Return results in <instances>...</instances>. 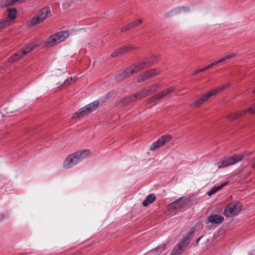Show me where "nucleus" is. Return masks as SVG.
<instances>
[{
    "label": "nucleus",
    "mask_w": 255,
    "mask_h": 255,
    "mask_svg": "<svg viewBox=\"0 0 255 255\" xmlns=\"http://www.w3.org/2000/svg\"><path fill=\"white\" fill-rule=\"evenodd\" d=\"M90 154L89 149L77 151L70 154L65 160L63 166L65 168H70L80 162L81 159L86 158Z\"/></svg>",
    "instance_id": "1"
},
{
    "label": "nucleus",
    "mask_w": 255,
    "mask_h": 255,
    "mask_svg": "<svg viewBox=\"0 0 255 255\" xmlns=\"http://www.w3.org/2000/svg\"><path fill=\"white\" fill-rule=\"evenodd\" d=\"M195 232V229L191 228L190 231L183 237L181 242L177 245L173 249L172 255H180L189 245Z\"/></svg>",
    "instance_id": "2"
},
{
    "label": "nucleus",
    "mask_w": 255,
    "mask_h": 255,
    "mask_svg": "<svg viewBox=\"0 0 255 255\" xmlns=\"http://www.w3.org/2000/svg\"><path fill=\"white\" fill-rule=\"evenodd\" d=\"M99 102L98 101H94L87 105L78 112L75 113L73 115V119L76 120L83 118L95 110L99 106Z\"/></svg>",
    "instance_id": "3"
},
{
    "label": "nucleus",
    "mask_w": 255,
    "mask_h": 255,
    "mask_svg": "<svg viewBox=\"0 0 255 255\" xmlns=\"http://www.w3.org/2000/svg\"><path fill=\"white\" fill-rule=\"evenodd\" d=\"M70 35L69 31H61L51 35L46 41V45L52 47L64 41Z\"/></svg>",
    "instance_id": "4"
},
{
    "label": "nucleus",
    "mask_w": 255,
    "mask_h": 255,
    "mask_svg": "<svg viewBox=\"0 0 255 255\" xmlns=\"http://www.w3.org/2000/svg\"><path fill=\"white\" fill-rule=\"evenodd\" d=\"M225 87L222 88H218L209 91L207 93L203 95L199 99L195 101L191 105V106L194 108H197L200 105H202L206 101H207L212 96L216 95L217 94L219 93L224 90Z\"/></svg>",
    "instance_id": "5"
},
{
    "label": "nucleus",
    "mask_w": 255,
    "mask_h": 255,
    "mask_svg": "<svg viewBox=\"0 0 255 255\" xmlns=\"http://www.w3.org/2000/svg\"><path fill=\"white\" fill-rule=\"evenodd\" d=\"M242 205L240 202H234L230 203L225 208L224 214L226 217L237 215L242 210Z\"/></svg>",
    "instance_id": "6"
},
{
    "label": "nucleus",
    "mask_w": 255,
    "mask_h": 255,
    "mask_svg": "<svg viewBox=\"0 0 255 255\" xmlns=\"http://www.w3.org/2000/svg\"><path fill=\"white\" fill-rule=\"evenodd\" d=\"M244 158L243 154H235L232 156L225 158L223 160L218 163V167L224 168L230 165L234 164L241 161Z\"/></svg>",
    "instance_id": "7"
},
{
    "label": "nucleus",
    "mask_w": 255,
    "mask_h": 255,
    "mask_svg": "<svg viewBox=\"0 0 255 255\" xmlns=\"http://www.w3.org/2000/svg\"><path fill=\"white\" fill-rule=\"evenodd\" d=\"M158 56L152 55L143 59L140 62L134 63V65L136 68L138 69V71L139 72L156 63L158 60Z\"/></svg>",
    "instance_id": "8"
},
{
    "label": "nucleus",
    "mask_w": 255,
    "mask_h": 255,
    "mask_svg": "<svg viewBox=\"0 0 255 255\" xmlns=\"http://www.w3.org/2000/svg\"><path fill=\"white\" fill-rule=\"evenodd\" d=\"M190 203V200L188 198L181 197L178 200L169 204L168 209L173 211L177 209H181L188 206Z\"/></svg>",
    "instance_id": "9"
},
{
    "label": "nucleus",
    "mask_w": 255,
    "mask_h": 255,
    "mask_svg": "<svg viewBox=\"0 0 255 255\" xmlns=\"http://www.w3.org/2000/svg\"><path fill=\"white\" fill-rule=\"evenodd\" d=\"M50 12V10L48 7H44L41 9L40 13H37L30 20V24L34 25L42 22L47 18Z\"/></svg>",
    "instance_id": "10"
},
{
    "label": "nucleus",
    "mask_w": 255,
    "mask_h": 255,
    "mask_svg": "<svg viewBox=\"0 0 255 255\" xmlns=\"http://www.w3.org/2000/svg\"><path fill=\"white\" fill-rule=\"evenodd\" d=\"M138 72V69L133 64L125 70L120 71L115 76V77L118 81H122Z\"/></svg>",
    "instance_id": "11"
},
{
    "label": "nucleus",
    "mask_w": 255,
    "mask_h": 255,
    "mask_svg": "<svg viewBox=\"0 0 255 255\" xmlns=\"http://www.w3.org/2000/svg\"><path fill=\"white\" fill-rule=\"evenodd\" d=\"M255 114V103L253 104L252 107L243 111L230 114L228 116V118L232 120L238 119L239 117L245 115L247 113Z\"/></svg>",
    "instance_id": "12"
},
{
    "label": "nucleus",
    "mask_w": 255,
    "mask_h": 255,
    "mask_svg": "<svg viewBox=\"0 0 255 255\" xmlns=\"http://www.w3.org/2000/svg\"><path fill=\"white\" fill-rule=\"evenodd\" d=\"M171 138V136L170 135H164L161 136L156 142L152 144L150 147V150L153 151L158 148L169 141Z\"/></svg>",
    "instance_id": "13"
},
{
    "label": "nucleus",
    "mask_w": 255,
    "mask_h": 255,
    "mask_svg": "<svg viewBox=\"0 0 255 255\" xmlns=\"http://www.w3.org/2000/svg\"><path fill=\"white\" fill-rule=\"evenodd\" d=\"M139 96V95L138 94V91L135 94L128 96L123 98L122 100H120L117 103V105L122 106L128 104L129 103H132L133 102H134L137 99H141V97Z\"/></svg>",
    "instance_id": "14"
},
{
    "label": "nucleus",
    "mask_w": 255,
    "mask_h": 255,
    "mask_svg": "<svg viewBox=\"0 0 255 255\" xmlns=\"http://www.w3.org/2000/svg\"><path fill=\"white\" fill-rule=\"evenodd\" d=\"M150 86L146 87L145 88H142L138 91V94L139 95V97H141V99H143L148 95L155 93L157 91V88L155 87L151 88L150 90L149 91V89Z\"/></svg>",
    "instance_id": "15"
},
{
    "label": "nucleus",
    "mask_w": 255,
    "mask_h": 255,
    "mask_svg": "<svg viewBox=\"0 0 255 255\" xmlns=\"http://www.w3.org/2000/svg\"><path fill=\"white\" fill-rule=\"evenodd\" d=\"M166 95H167L166 92L164 90L147 99V102L149 103H151L163 98Z\"/></svg>",
    "instance_id": "16"
},
{
    "label": "nucleus",
    "mask_w": 255,
    "mask_h": 255,
    "mask_svg": "<svg viewBox=\"0 0 255 255\" xmlns=\"http://www.w3.org/2000/svg\"><path fill=\"white\" fill-rule=\"evenodd\" d=\"M208 222L215 224H221L224 221V217L218 215H212L208 218Z\"/></svg>",
    "instance_id": "17"
},
{
    "label": "nucleus",
    "mask_w": 255,
    "mask_h": 255,
    "mask_svg": "<svg viewBox=\"0 0 255 255\" xmlns=\"http://www.w3.org/2000/svg\"><path fill=\"white\" fill-rule=\"evenodd\" d=\"M156 199V196L154 194L152 193L148 195L145 199L142 202V205L144 207L147 206L148 205L153 203Z\"/></svg>",
    "instance_id": "18"
},
{
    "label": "nucleus",
    "mask_w": 255,
    "mask_h": 255,
    "mask_svg": "<svg viewBox=\"0 0 255 255\" xmlns=\"http://www.w3.org/2000/svg\"><path fill=\"white\" fill-rule=\"evenodd\" d=\"M8 14L7 17V19L10 22V20H13L16 17L17 13V9L15 8H8L7 9Z\"/></svg>",
    "instance_id": "19"
},
{
    "label": "nucleus",
    "mask_w": 255,
    "mask_h": 255,
    "mask_svg": "<svg viewBox=\"0 0 255 255\" xmlns=\"http://www.w3.org/2000/svg\"><path fill=\"white\" fill-rule=\"evenodd\" d=\"M37 45L36 44H34L33 43L28 44L21 51V52L23 55L24 56L31 52L33 49L37 47Z\"/></svg>",
    "instance_id": "20"
},
{
    "label": "nucleus",
    "mask_w": 255,
    "mask_h": 255,
    "mask_svg": "<svg viewBox=\"0 0 255 255\" xmlns=\"http://www.w3.org/2000/svg\"><path fill=\"white\" fill-rule=\"evenodd\" d=\"M120 49L121 51L122 55H123L129 52L135 50L136 49V47L131 45H127L120 48Z\"/></svg>",
    "instance_id": "21"
},
{
    "label": "nucleus",
    "mask_w": 255,
    "mask_h": 255,
    "mask_svg": "<svg viewBox=\"0 0 255 255\" xmlns=\"http://www.w3.org/2000/svg\"><path fill=\"white\" fill-rule=\"evenodd\" d=\"M145 72L149 79L159 75L160 73V70L157 69H150Z\"/></svg>",
    "instance_id": "22"
},
{
    "label": "nucleus",
    "mask_w": 255,
    "mask_h": 255,
    "mask_svg": "<svg viewBox=\"0 0 255 255\" xmlns=\"http://www.w3.org/2000/svg\"><path fill=\"white\" fill-rule=\"evenodd\" d=\"M22 56H23V55L21 53V51H17L16 53L13 54L11 57H10L8 59V61L9 63L13 62L14 61L19 59Z\"/></svg>",
    "instance_id": "23"
},
{
    "label": "nucleus",
    "mask_w": 255,
    "mask_h": 255,
    "mask_svg": "<svg viewBox=\"0 0 255 255\" xmlns=\"http://www.w3.org/2000/svg\"><path fill=\"white\" fill-rule=\"evenodd\" d=\"M228 182H226L224 184H221L220 186H215L213 187L207 193V194L210 196L212 195L213 194H215L216 192H217L218 190L222 189L223 187H224L225 185H227Z\"/></svg>",
    "instance_id": "24"
},
{
    "label": "nucleus",
    "mask_w": 255,
    "mask_h": 255,
    "mask_svg": "<svg viewBox=\"0 0 255 255\" xmlns=\"http://www.w3.org/2000/svg\"><path fill=\"white\" fill-rule=\"evenodd\" d=\"M10 23L11 22L7 19V18L0 20V31L10 25Z\"/></svg>",
    "instance_id": "25"
},
{
    "label": "nucleus",
    "mask_w": 255,
    "mask_h": 255,
    "mask_svg": "<svg viewBox=\"0 0 255 255\" xmlns=\"http://www.w3.org/2000/svg\"><path fill=\"white\" fill-rule=\"evenodd\" d=\"M147 75L146 74V72H144V73H142L140 74L137 79V81L139 83L143 82L145 81L146 80L149 79Z\"/></svg>",
    "instance_id": "26"
},
{
    "label": "nucleus",
    "mask_w": 255,
    "mask_h": 255,
    "mask_svg": "<svg viewBox=\"0 0 255 255\" xmlns=\"http://www.w3.org/2000/svg\"><path fill=\"white\" fill-rule=\"evenodd\" d=\"M12 0H1L0 1V7L1 8L5 7L8 6L13 5L12 4Z\"/></svg>",
    "instance_id": "27"
},
{
    "label": "nucleus",
    "mask_w": 255,
    "mask_h": 255,
    "mask_svg": "<svg viewBox=\"0 0 255 255\" xmlns=\"http://www.w3.org/2000/svg\"><path fill=\"white\" fill-rule=\"evenodd\" d=\"M166 247V244H162L161 246L157 247L155 249H153V251L156 252L158 254H160L165 249Z\"/></svg>",
    "instance_id": "28"
},
{
    "label": "nucleus",
    "mask_w": 255,
    "mask_h": 255,
    "mask_svg": "<svg viewBox=\"0 0 255 255\" xmlns=\"http://www.w3.org/2000/svg\"><path fill=\"white\" fill-rule=\"evenodd\" d=\"M142 22V20L141 19H138L137 21L134 20L131 22H130L129 23L132 27V28L137 26L139 25L140 23H141Z\"/></svg>",
    "instance_id": "29"
},
{
    "label": "nucleus",
    "mask_w": 255,
    "mask_h": 255,
    "mask_svg": "<svg viewBox=\"0 0 255 255\" xmlns=\"http://www.w3.org/2000/svg\"><path fill=\"white\" fill-rule=\"evenodd\" d=\"M208 69H209V66H208L207 65L205 66V67H204L202 68L199 69L194 71L193 75H196L198 73H199V72H203L205 70H208Z\"/></svg>",
    "instance_id": "30"
},
{
    "label": "nucleus",
    "mask_w": 255,
    "mask_h": 255,
    "mask_svg": "<svg viewBox=\"0 0 255 255\" xmlns=\"http://www.w3.org/2000/svg\"><path fill=\"white\" fill-rule=\"evenodd\" d=\"M120 55H122L120 48L114 51L111 54V56L113 58H116Z\"/></svg>",
    "instance_id": "31"
},
{
    "label": "nucleus",
    "mask_w": 255,
    "mask_h": 255,
    "mask_svg": "<svg viewBox=\"0 0 255 255\" xmlns=\"http://www.w3.org/2000/svg\"><path fill=\"white\" fill-rule=\"evenodd\" d=\"M27 0H12V4L13 5H16L18 4H20L23 2H25Z\"/></svg>",
    "instance_id": "32"
},
{
    "label": "nucleus",
    "mask_w": 255,
    "mask_h": 255,
    "mask_svg": "<svg viewBox=\"0 0 255 255\" xmlns=\"http://www.w3.org/2000/svg\"><path fill=\"white\" fill-rule=\"evenodd\" d=\"M165 91L167 95L173 92L175 90V88L174 87H170L166 89H165Z\"/></svg>",
    "instance_id": "33"
},
{
    "label": "nucleus",
    "mask_w": 255,
    "mask_h": 255,
    "mask_svg": "<svg viewBox=\"0 0 255 255\" xmlns=\"http://www.w3.org/2000/svg\"><path fill=\"white\" fill-rule=\"evenodd\" d=\"M220 63V62H219V60H217L216 61H214L213 62H212V63H211L210 64H209L207 66H209V68L213 67V66H214L216 65H217L218 64H219Z\"/></svg>",
    "instance_id": "34"
},
{
    "label": "nucleus",
    "mask_w": 255,
    "mask_h": 255,
    "mask_svg": "<svg viewBox=\"0 0 255 255\" xmlns=\"http://www.w3.org/2000/svg\"><path fill=\"white\" fill-rule=\"evenodd\" d=\"M72 80H73L72 77H71L70 79H67L65 81V82H64V85L66 86L69 85L70 84V82H72Z\"/></svg>",
    "instance_id": "35"
},
{
    "label": "nucleus",
    "mask_w": 255,
    "mask_h": 255,
    "mask_svg": "<svg viewBox=\"0 0 255 255\" xmlns=\"http://www.w3.org/2000/svg\"><path fill=\"white\" fill-rule=\"evenodd\" d=\"M12 112H7L6 110L3 111L2 114L3 116H10Z\"/></svg>",
    "instance_id": "36"
},
{
    "label": "nucleus",
    "mask_w": 255,
    "mask_h": 255,
    "mask_svg": "<svg viewBox=\"0 0 255 255\" xmlns=\"http://www.w3.org/2000/svg\"><path fill=\"white\" fill-rule=\"evenodd\" d=\"M152 87H155L156 88H158V87H159V85L156 84H152L151 85H150V87H149V88H148L149 90H148V91H149V90H150L151 88H152Z\"/></svg>",
    "instance_id": "37"
},
{
    "label": "nucleus",
    "mask_w": 255,
    "mask_h": 255,
    "mask_svg": "<svg viewBox=\"0 0 255 255\" xmlns=\"http://www.w3.org/2000/svg\"><path fill=\"white\" fill-rule=\"evenodd\" d=\"M236 55L237 54L236 53H231V54L228 55V56H229V58L231 59L233 57H235L236 56Z\"/></svg>",
    "instance_id": "38"
},
{
    "label": "nucleus",
    "mask_w": 255,
    "mask_h": 255,
    "mask_svg": "<svg viewBox=\"0 0 255 255\" xmlns=\"http://www.w3.org/2000/svg\"><path fill=\"white\" fill-rule=\"evenodd\" d=\"M126 26V27L127 28V30H129V29H131V28H132V27H131V25H130V23L128 24V25H126V26Z\"/></svg>",
    "instance_id": "39"
},
{
    "label": "nucleus",
    "mask_w": 255,
    "mask_h": 255,
    "mask_svg": "<svg viewBox=\"0 0 255 255\" xmlns=\"http://www.w3.org/2000/svg\"><path fill=\"white\" fill-rule=\"evenodd\" d=\"M219 60L220 63H221V62H223L226 61V59L225 57L224 56L223 58L220 59Z\"/></svg>",
    "instance_id": "40"
},
{
    "label": "nucleus",
    "mask_w": 255,
    "mask_h": 255,
    "mask_svg": "<svg viewBox=\"0 0 255 255\" xmlns=\"http://www.w3.org/2000/svg\"><path fill=\"white\" fill-rule=\"evenodd\" d=\"M127 28L126 27V26H124V27H122V28H121V31H122V32H125V31H127Z\"/></svg>",
    "instance_id": "41"
},
{
    "label": "nucleus",
    "mask_w": 255,
    "mask_h": 255,
    "mask_svg": "<svg viewBox=\"0 0 255 255\" xmlns=\"http://www.w3.org/2000/svg\"><path fill=\"white\" fill-rule=\"evenodd\" d=\"M204 238V236H201L200 238H199L197 239V241H196V244H197L199 243V241H200L201 239H202V238Z\"/></svg>",
    "instance_id": "42"
},
{
    "label": "nucleus",
    "mask_w": 255,
    "mask_h": 255,
    "mask_svg": "<svg viewBox=\"0 0 255 255\" xmlns=\"http://www.w3.org/2000/svg\"><path fill=\"white\" fill-rule=\"evenodd\" d=\"M230 83H228V84H227L226 85H223V86H222L221 88H222V87H225V88H224V89H225V88H226V87H229V86H230Z\"/></svg>",
    "instance_id": "43"
},
{
    "label": "nucleus",
    "mask_w": 255,
    "mask_h": 255,
    "mask_svg": "<svg viewBox=\"0 0 255 255\" xmlns=\"http://www.w3.org/2000/svg\"><path fill=\"white\" fill-rule=\"evenodd\" d=\"M4 215L3 214H1L0 215V220H2L3 218H4Z\"/></svg>",
    "instance_id": "44"
},
{
    "label": "nucleus",
    "mask_w": 255,
    "mask_h": 255,
    "mask_svg": "<svg viewBox=\"0 0 255 255\" xmlns=\"http://www.w3.org/2000/svg\"><path fill=\"white\" fill-rule=\"evenodd\" d=\"M63 5L65 8L68 7L69 6V4H66V3H64Z\"/></svg>",
    "instance_id": "45"
},
{
    "label": "nucleus",
    "mask_w": 255,
    "mask_h": 255,
    "mask_svg": "<svg viewBox=\"0 0 255 255\" xmlns=\"http://www.w3.org/2000/svg\"><path fill=\"white\" fill-rule=\"evenodd\" d=\"M77 78L76 77H75L74 78H73L72 81L75 82L77 81Z\"/></svg>",
    "instance_id": "46"
},
{
    "label": "nucleus",
    "mask_w": 255,
    "mask_h": 255,
    "mask_svg": "<svg viewBox=\"0 0 255 255\" xmlns=\"http://www.w3.org/2000/svg\"><path fill=\"white\" fill-rule=\"evenodd\" d=\"M225 57L226 58V60L230 59L228 55H226Z\"/></svg>",
    "instance_id": "47"
},
{
    "label": "nucleus",
    "mask_w": 255,
    "mask_h": 255,
    "mask_svg": "<svg viewBox=\"0 0 255 255\" xmlns=\"http://www.w3.org/2000/svg\"><path fill=\"white\" fill-rule=\"evenodd\" d=\"M251 154H252V152H251L249 153V155H251Z\"/></svg>",
    "instance_id": "48"
},
{
    "label": "nucleus",
    "mask_w": 255,
    "mask_h": 255,
    "mask_svg": "<svg viewBox=\"0 0 255 255\" xmlns=\"http://www.w3.org/2000/svg\"><path fill=\"white\" fill-rule=\"evenodd\" d=\"M253 92L255 93V89L253 90Z\"/></svg>",
    "instance_id": "49"
}]
</instances>
